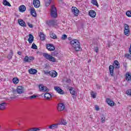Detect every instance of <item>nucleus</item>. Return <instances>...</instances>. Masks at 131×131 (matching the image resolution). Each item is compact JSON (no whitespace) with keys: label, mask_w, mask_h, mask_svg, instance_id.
I'll return each mask as SVG.
<instances>
[{"label":"nucleus","mask_w":131,"mask_h":131,"mask_svg":"<svg viewBox=\"0 0 131 131\" xmlns=\"http://www.w3.org/2000/svg\"><path fill=\"white\" fill-rule=\"evenodd\" d=\"M30 12L33 17H36V12L35 11V9H34V8L31 7L30 9Z\"/></svg>","instance_id":"obj_23"},{"label":"nucleus","mask_w":131,"mask_h":131,"mask_svg":"<svg viewBox=\"0 0 131 131\" xmlns=\"http://www.w3.org/2000/svg\"><path fill=\"white\" fill-rule=\"evenodd\" d=\"M10 99H16V97H10Z\"/></svg>","instance_id":"obj_55"},{"label":"nucleus","mask_w":131,"mask_h":131,"mask_svg":"<svg viewBox=\"0 0 131 131\" xmlns=\"http://www.w3.org/2000/svg\"><path fill=\"white\" fill-rule=\"evenodd\" d=\"M54 90L57 92L59 94H60V95H63L64 94V92H63V90L60 88V87H54Z\"/></svg>","instance_id":"obj_16"},{"label":"nucleus","mask_w":131,"mask_h":131,"mask_svg":"<svg viewBox=\"0 0 131 131\" xmlns=\"http://www.w3.org/2000/svg\"><path fill=\"white\" fill-rule=\"evenodd\" d=\"M34 59L35 58L33 56L28 57V56H26L25 57L24 61L25 62V63H30V62H32Z\"/></svg>","instance_id":"obj_4"},{"label":"nucleus","mask_w":131,"mask_h":131,"mask_svg":"<svg viewBox=\"0 0 131 131\" xmlns=\"http://www.w3.org/2000/svg\"><path fill=\"white\" fill-rule=\"evenodd\" d=\"M72 12L75 16H78L79 10L76 7H73L72 8Z\"/></svg>","instance_id":"obj_10"},{"label":"nucleus","mask_w":131,"mask_h":131,"mask_svg":"<svg viewBox=\"0 0 131 131\" xmlns=\"http://www.w3.org/2000/svg\"><path fill=\"white\" fill-rule=\"evenodd\" d=\"M45 2L46 6L49 7L51 5V3H52V0H45Z\"/></svg>","instance_id":"obj_30"},{"label":"nucleus","mask_w":131,"mask_h":131,"mask_svg":"<svg viewBox=\"0 0 131 131\" xmlns=\"http://www.w3.org/2000/svg\"><path fill=\"white\" fill-rule=\"evenodd\" d=\"M29 43H32L33 42V40H34V37L32 34H30L29 35V39H28Z\"/></svg>","instance_id":"obj_18"},{"label":"nucleus","mask_w":131,"mask_h":131,"mask_svg":"<svg viewBox=\"0 0 131 131\" xmlns=\"http://www.w3.org/2000/svg\"><path fill=\"white\" fill-rule=\"evenodd\" d=\"M38 97L37 95H31L30 97H29V99H30L31 100H32V99H35V98H37Z\"/></svg>","instance_id":"obj_40"},{"label":"nucleus","mask_w":131,"mask_h":131,"mask_svg":"<svg viewBox=\"0 0 131 131\" xmlns=\"http://www.w3.org/2000/svg\"><path fill=\"white\" fill-rule=\"evenodd\" d=\"M114 68L116 69H119L120 68V64L117 60H115L113 63Z\"/></svg>","instance_id":"obj_13"},{"label":"nucleus","mask_w":131,"mask_h":131,"mask_svg":"<svg viewBox=\"0 0 131 131\" xmlns=\"http://www.w3.org/2000/svg\"><path fill=\"white\" fill-rule=\"evenodd\" d=\"M19 12L23 13V12H25L26 11V7L24 5H21L19 7Z\"/></svg>","instance_id":"obj_26"},{"label":"nucleus","mask_w":131,"mask_h":131,"mask_svg":"<svg viewBox=\"0 0 131 131\" xmlns=\"http://www.w3.org/2000/svg\"><path fill=\"white\" fill-rule=\"evenodd\" d=\"M65 109V104L63 103H60L58 104L57 110L58 111H63Z\"/></svg>","instance_id":"obj_6"},{"label":"nucleus","mask_w":131,"mask_h":131,"mask_svg":"<svg viewBox=\"0 0 131 131\" xmlns=\"http://www.w3.org/2000/svg\"><path fill=\"white\" fill-rule=\"evenodd\" d=\"M109 70H110V72L111 76H113V74H114L113 72L114 71V66L112 65L110 66Z\"/></svg>","instance_id":"obj_25"},{"label":"nucleus","mask_w":131,"mask_h":131,"mask_svg":"<svg viewBox=\"0 0 131 131\" xmlns=\"http://www.w3.org/2000/svg\"><path fill=\"white\" fill-rule=\"evenodd\" d=\"M99 51V48L98 47H96L94 48V52H95L96 53H98Z\"/></svg>","instance_id":"obj_46"},{"label":"nucleus","mask_w":131,"mask_h":131,"mask_svg":"<svg viewBox=\"0 0 131 131\" xmlns=\"http://www.w3.org/2000/svg\"><path fill=\"white\" fill-rule=\"evenodd\" d=\"M124 67H126V66H125V65H124Z\"/></svg>","instance_id":"obj_57"},{"label":"nucleus","mask_w":131,"mask_h":131,"mask_svg":"<svg viewBox=\"0 0 131 131\" xmlns=\"http://www.w3.org/2000/svg\"><path fill=\"white\" fill-rule=\"evenodd\" d=\"M7 106V103L6 102H2L0 103V110H5Z\"/></svg>","instance_id":"obj_24"},{"label":"nucleus","mask_w":131,"mask_h":131,"mask_svg":"<svg viewBox=\"0 0 131 131\" xmlns=\"http://www.w3.org/2000/svg\"><path fill=\"white\" fill-rule=\"evenodd\" d=\"M27 24H28L29 27H30V28H33V25H32V24H31L29 23H28Z\"/></svg>","instance_id":"obj_48"},{"label":"nucleus","mask_w":131,"mask_h":131,"mask_svg":"<svg viewBox=\"0 0 131 131\" xmlns=\"http://www.w3.org/2000/svg\"><path fill=\"white\" fill-rule=\"evenodd\" d=\"M35 128H31L27 130V131H35Z\"/></svg>","instance_id":"obj_49"},{"label":"nucleus","mask_w":131,"mask_h":131,"mask_svg":"<svg viewBox=\"0 0 131 131\" xmlns=\"http://www.w3.org/2000/svg\"><path fill=\"white\" fill-rule=\"evenodd\" d=\"M52 56H54L55 57H57L58 59L61 58V56L60 55V53L58 52V51H54L52 53Z\"/></svg>","instance_id":"obj_22"},{"label":"nucleus","mask_w":131,"mask_h":131,"mask_svg":"<svg viewBox=\"0 0 131 131\" xmlns=\"http://www.w3.org/2000/svg\"><path fill=\"white\" fill-rule=\"evenodd\" d=\"M39 89L40 92H49V89L47 86H43V85H39Z\"/></svg>","instance_id":"obj_8"},{"label":"nucleus","mask_w":131,"mask_h":131,"mask_svg":"<svg viewBox=\"0 0 131 131\" xmlns=\"http://www.w3.org/2000/svg\"><path fill=\"white\" fill-rule=\"evenodd\" d=\"M70 45L76 52H80V51H82L81 46H80V42L78 40L76 39L72 40L70 41Z\"/></svg>","instance_id":"obj_1"},{"label":"nucleus","mask_w":131,"mask_h":131,"mask_svg":"<svg viewBox=\"0 0 131 131\" xmlns=\"http://www.w3.org/2000/svg\"><path fill=\"white\" fill-rule=\"evenodd\" d=\"M46 48L48 51H55V47L52 44H47L46 45Z\"/></svg>","instance_id":"obj_12"},{"label":"nucleus","mask_w":131,"mask_h":131,"mask_svg":"<svg viewBox=\"0 0 131 131\" xmlns=\"http://www.w3.org/2000/svg\"><path fill=\"white\" fill-rule=\"evenodd\" d=\"M3 5L4 6H8V7H11V4L9 3L7 0H4L3 1Z\"/></svg>","instance_id":"obj_32"},{"label":"nucleus","mask_w":131,"mask_h":131,"mask_svg":"<svg viewBox=\"0 0 131 131\" xmlns=\"http://www.w3.org/2000/svg\"><path fill=\"white\" fill-rule=\"evenodd\" d=\"M17 92L18 94H23L24 93V89L23 86H18L17 88Z\"/></svg>","instance_id":"obj_14"},{"label":"nucleus","mask_w":131,"mask_h":131,"mask_svg":"<svg viewBox=\"0 0 131 131\" xmlns=\"http://www.w3.org/2000/svg\"><path fill=\"white\" fill-rule=\"evenodd\" d=\"M60 2H62V0H60Z\"/></svg>","instance_id":"obj_58"},{"label":"nucleus","mask_w":131,"mask_h":131,"mask_svg":"<svg viewBox=\"0 0 131 131\" xmlns=\"http://www.w3.org/2000/svg\"><path fill=\"white\" fill-rule=\"evenodd\" d=\"M126 15L127 17H131V11H127L126 12Z\"/></svg>","instance_id":"obj_42"},{"label":"nucleus","mask_w":131,"mask_h":131,"mask_svg":"<svg viewBox=\"0 0 131 131\" xmlns=\"http://www.w3.org/2000/svg\"><path fill=\"white\" fill-rule=\"evenodd\" d=\"M39 36L41 40H45V39H46V37L43 33H40Z\"/></svg>","instance_id":"obj_34"},{"label":"nucleus","mask_w":131,"mask_h":131,"mask_svg":"<svg viewBox=\"0 0 131 131\" xmlns=\"http://www.w3.org/2000/svg\"><path fill=\"white\" fill-rule=\"evenodd\" d=\"M95 109H96V110L97 111H99V106H96L95 107Z\"/></svg>","instance_id":"obj_52"},{"label":"nucleus","mask_w":131,"mask_h":131,"mask_svg":"<svg viewBox=\"0 0 131 131\" xmlns=\"http://www.w3.org/2000/svg\"><path fill=\"white\" fill-rule=\"evenodd\" d=\"M67 38V36L66 34L62 35L61 37V39H62V40H65V39H66Z\"/></svg>","instance_id":"obj_43"},{"label":"nucleus","mask_w":131,"mask_h":131,"mask_svg":"<svg viewBox=\"0 0 131 131\" xmlns=\"http://www.w3.org/2000/svg\"><path fill=\"white\" fill-rule=\"evenodd\" d=\"M39 128H35V130L37 131V130H39Z\"/></svg>","instance_id":"obj_53"},{"label":"nucleus","mask_w":131,"mask_h":131,"mask_svg":"<svg viewBox=\"0 0 131 131\" xmlns=\"http://www.w3.org/2000/svg\"><path fill=\"white\" fill-rule=\"evenodd\" d=\"M125 79L127 82H130L131 81V75L129 73H126L125 75Z\"/></svg>","instance_id":"obj_19"},{"label":"nucleus","mask_w":131,"mask_h":131,"mask_svg":"<svg viewBox=\"0 0 131 131\" xmlns=\"http://www.w3.org/2000/svg\"><path fill=\"white\" fill-rule=\"evenodd\" d=\"M124 30H129V26H128V25L125 24Z\"/></svg>","instance_id":"obj_39"},{"label":"nucleus","mask_w":131,"mask_h":131,"mask_svg":"<svg viewBox=\"0 0 131 131\" xmlns=\"http://www.w3.org/2000/svg\"><path fill=\"white\" fill-rule=\"evenodd\" d=\"M89 14L92 18H95V17H96V15H97L95 11L94 10H90Z\"/></svg>","instance_id":"obj_21"},{"label":"nucleus","mask_w":131,"mask_h":131,"mask_svg":"<svg viewBox=\"0 0 131 131\" xmlns=\"http://www.w3.org/2000/svg\"><path fill=\"white\" fill-rule=\"evenodd\" d=\"M45 74H50V72L48 71H44Z\"/></svg>","instance_id":"obj_50"},{"label":"nucleus","mask_w":131,"mask_h":131,"mask_svg":"<svg viewBox=\"0 0 131 131\" xmlns=\"http://www.w3.org/2000/svg\"><path fill=\"white\" fill-rule=\"evenodd\" d=\"M33 4L35 8H39L40 6V2H39V0H33Z\"/></svg>","instance_id":"obj_9"},{"label":"nucleus","mask_w":131,"mask_h":131,"mask_svg":"<svg viewBox=\"0 0 131 131\" xmlns=\"http://www.w3.org/2000/svg\"><path fill=\"white\" fill-rule=\"evenodd\" d=\"M106 103H107L108 105L111 106V107H113V106H114V102L110 99V98L106 99Z\"/></svg>","instance_id":"obj_17"},{"label":"nucleus","mask_w":131,"mask_h":131,"mask_svg":"<svg viewBox=\"0 0 131 131\" xmlns=\"http://www.w3.org/2000/svg\"><path fill=\"white\" fill-rule=\"evenodd\" d=\"M68 39H69V40H70V39H71V37H69V38H68Z\"/></svg>","instance_id":"obj_56"},{"label":"nucleus","mask_w":131,"mask_h":131,"mask_svg":"<svg viewBox=\"0 0 131 131\" xmlns=\"http://www.w3.org/2000/svg\"><path fill=\"white\" fill-rule=\"evenodd\" d=\"M51 16L53 17V18H57L58 16V14L57 13V9L55 7L54 5L51 7Z\"/></svg>","instance_id":"obj_3"},{"label":"nucleus","mask_w":131,"mask_h":131,"mask_svg":"<svg viewBox=\"0 0 131 131\" xmlns=\"http://www.w3.org/2000/svg\"><path fill=\"white\" fill-rule=\"evenodd\" d=\"M69 90L70 92V94L72 95V97L73 98V99H75L76 98V92H75V91L73 90V88L72 87H70L69 88Z\"/></svg>","instance_id":"obj_7"},{"label":"nucleus","mask_w":131,"mask_h":131,"mask_svg":"<svg viewBox=\"0 0 131 131\" xmlns=\"http://www.w3.org/2000/svg\"><path fill=\"white\" fill-rule=\"evenodd\" d=\"M45 98H47V100H50L52 98V95L49 93H46L44 95Z\"/></svg>","instance_id":"obj_27"},{"label":"nucleus","mask_w":131,"mask_h":131,"mask_svg":"<svg viewBox=\"0 0 131 131\" xmlns=\"http://www.w3.org/2000/svg\"><path fill=\"white\" fill-rule=\"evenodd\" d=\"M37 72V70L36 69H31L29 70V73L30 74H35Z\"/></svg>","instance_id":"obj_28"},{"label":"nucleus","mask_w":131,"mask_h":131,"mask_svg":"<svg viewBox=\"0 0 131 131\" xmlns=\"http://www.w3.org/2000/svg\"><path fill=\"white\" fill-rule=\"evenodd\" d=\"M70 81H71V80L70 79L67 80V82H68V83L70 82Z\"/></svg>","instance_id":"obj_54"},{"label":"nucleus","mask_w":131,"mask_h":131,"mask_svg":"<svg viewBox=\"0 0 131 131\" xmlns=\"http://www.w3.org/2000/svg\"><path fill=\"white\" fill-rule=\"evenodd\" d=\"M105 119H106V117L105 115H101V122L102 123H105Z\"/></svg>","instance_id":"obj_33"},{"label":"nucleus","mask_w":131,"mask_h":131,"mask_svg":"<svg viewBox=\"0 0 131 131\" xmlns=\"http://www.w3.org/2000/svg\"><path fill=\"white\" fill-rule=\"evenodd\" d=\"M50 37L53 39H56L57 38V35L55 33H52L50 34Z\"/></svg>","instance_id":"obj_36"},{"label":"nucleus","mask_w":131,"mask_h":131,"mask_svg":"<svg viewBox=\"0 0 131 131\" xmlns=\"http://www.w3.org/2000/svg\"><path fill=\"white\" fill-rule=\"evenodd\" d=\"M18 23L20 26H22L23 27H26V24H25V22L23 19H19L18 20Z\"/></svg>","instance_id":"obj_15"},{"label":"nucleus","mask_w":131,"mask_h":131,"mask_svg":"<svg viewBox=\"0 0 131 131\" xmlns=\"http://www.w3.org/2000/svg\"><path fill=\"white\" fill-rule=\"evenodd\" d=\"M97 95H96V93H95L93 91H92L91 92V97L93 98L94 99L96 98V97Z\"/></svg>","instance_id":"obj_41"},{"label":"nucleus","mask_w":131,"mask_h":131,"mask_svg":"<svg viewBox=\"0 0 131 131\" xmlns=\"http://www.w3.org/2000/svg\"><path fill=\"white\" fill-rule=\"evenodd\" d=\"M13 55H14V53H13V51L10 50V53L9 54V55L8 56V58L9 59V60H11V59H12V58H13Z\"/></svg>","instance_id":"obj_29"},{"label":"nucleus","mask_w":131,"mask_h":131,"mask_svg":"<svg viewBox=\"0 0 131 131\" xmlns=\"http://www.w3.org/2000/svg\"><path fill=\"white\" fill-rule=\"evenodd\" d=\"M46 24H47V25H48V26H54L58 24L57 23V20H47L46 21Z\"/></svg>","instance_id":"obj_5"},{"label":"nucleus","mask_w":131,"mask_h":131,"mask_svg":"<svg viewBox=\"0 0 131 131\" xmlns=\"http://www.w3.org/2000/svg\"><path fill=\"white\" fill-rule=\"evenodd\" d=\"M61 124H63V125H66L67 124V123L66 122V120H62L61 121Z\"/></svg>","instance_id":"obj_47"},{"label":"nucleus","mask_w":131,"mask_h":131,"mask_svg":"<svg viewBox=\"0 0 131 131\" xmlns=\"http://www.w3.org/2000/svg\"><path fill=\"white\" fill-rule=\"evenodd\" d=\"M49 74L51 77H57V75H58V73L55 71H53L51 72H49Z\"/></svg>","instance_id":"obj_20"},{"label":"nucleus","mask_w":131,"mask_h":131,"mask_svg":"<svg viewBox=\"0 0 131 131\" xmlns=\"http://www.w3.org/2000/svg\"><path fill=\"white\" fill-rule=\"evenodd\" d=\"M43 56L50 62H56V58L48 53H43Z\"/></svg>","instance_id":"obj_2"},{"label":"nucleus","mask_w":131,"mask_h":131,"mask_svg":"<svg viewBox=\"0 0 131 131\" xmlns=\"http://www.w3.org/2000/svg\"><path fill=\"white\" fill-rule=\"evenodd\" d=\"M125 58H127V59H131V55L130 54H125Z\"/></svg>","instance_id":"obj_44"},{"label":"nucleus","mask_w":131,"mask_h":131,"mask_svg":"<svg viewBox=\"0 0 131 131\" xmlns=\"http://www.w3.org/2000/svg\"><path fill=\"white\" fill-rule=\"evenodd\" d=\"M126 94L129 96H131V90H128L126 92Z\"/></svg>","instance_id":"obj_45"},{"label":"nucleus","mask_w":131,"mask_h":131,"mask_svg":"<svg viewBox=\"0 0 131 131\" xmlns=\"http://www.w3.org/2000/svg\"><path fill=\"white\" fill-rule=\"evenodd\" d=\"M31 49H33L34 50H37V46L35 45V43H33Z\"/></svg>","instance_id":"obj_38"},{"label":"nucleus","mask_w":131,"mask_h":131,"mask_svg":"<svg viewBox=\"0 0 131 131\" xmlns=\"http://www.w3.org/2000/svg\"><path fill=\"white\" fill-rule=\"evenodd\" d=\"M58 125H60V124L56 123L51 124L48 127V128H49V129H52L53 130V129H56V128H58Z\"/></svg>","instance_id":"obj_11"},{"label":"nucleus","mask_w":131,"mask_h":131,"mask_svg":"<svg viewBox=\"0 0 131 131\" xmlns=\"http://www.w3.org/2000/svg\"><path fill=\"white\" fill-rule=\"evenodd\" d=\"M12 81L13 83H15V84H17L19 82V79L18 78H14L12 80Z\"/></svg>","instance_id":"obj_35"},{"label":"nucleus","mask_w":131,"mask_h":131,"mask_svg":"<svg viewBox=\"0 0 131 131\" xmlns=\"http://www.w3.org/2000/svg\"><path fill=\"white\" fill-rule=\"evenodd\" d=\"M124 33L125 35L128 36V35H129V30H124Z\"/></svg>","instance_id":"obj_37"},{"label":"nucleus","mask_w":131,"mask_h":131,"mask_svg":"<svg viewBox=\"0 0 131 131\" xmlns=\"http://www.w3.org/2000/svg\"><path fill=\"white\" fill-rule=\"evenodd\" d=\"M18 55H19V56H21V55H22V52L18 51L17 52Z\"/></svg>","instance_id":"obj_51"},{"label":"nucleus","mask_w":131,"mask_h":131,"mask_svg":"<svg viewBox=\"0 0 131 131\" xmlns=\"http://www.w3.org/2000/svg\"><path fill=\"white\" fill-rule=\"evenodd\" d=\"M91 4H92V5H94V6L99 7V4H98V2H97V0H91Z\"/></svg>","instance_id":"obj_31"}]
</instances>
